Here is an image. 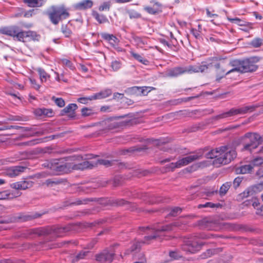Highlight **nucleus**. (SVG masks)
<instances>
[{"instance_id":"nucleus-22","label":"nucleus","mask_w":263,"mask_h":263,"mask_svg":"<svg viewBox=\"0 0 263 263\" xmlns=\"http://www.w3.org/2000/svg\"><path fill=\"white\" fill-rule=\"evenodd\" d=\"M102 125L106 126L108 129H112L119 126L118 122L113 119H107L102 122Z\"/></svg>"},{"instance_id":"nucleus-30","label":"nucleus","mask_w":263,"mask_h":263,"mask_svg":"<svg viewBox=\"0 0 263 263\" xmlns=\"http://www.w3.org/2000/svg\"><path fill=\"white\" fill-rule=\"evenodd\" d=\"M77 105L76 104L71 103L69 104L68 106H67L65 108H64L62 112L65 114H72L74 112V111L77 108Z\"/></svg>"},{"instance_id":"nucleus-50","label":"nucleus","mask_w":263,"mask_h":263,"mask_svg":"<svg viewBox=\"0 0 263 263\" xmlns=\"http://www.w3.org/2000/svg\"><path fill=\"white\" fill-rule=\"evenodd\" d=\"M109 8L110 4L108 3H104L99 7V10L100 11L109 10Z\"/></svg>"},{"instance_id":"nucleus-29","label":"nucleus","mask_w":263,"mask_h":263,"mask_svg":"<svg viewBox=\"0 0 263 263\" xmlns=\"http://www.w3.org/2000/svg\"><path fill=\"white\" fill-rule=\"evenodd\" d=\"M116 162H117V161L116 160L109 161L105 159H98L97 162L95 163V164L97 165L99 164L108 167L114 165Z\"/></svg>"},{"instance_id":"nucleus-56","label":"nucleus","mask_w":263,"mask_h":263,"mask_svg":"<svg viewBox=\"0 0 263 263\" xmlns=\"http://www.w3.org/2000/svg\"><path fill=\"white\" fill-rule=\"evenodd\" d=\"M43 108H37L34 110V114L37 116L43 117Z\"/></svg>"},{"instance_id":"nucleus-31","label":"nucleus","mask_w":263,"mask_h":263,"mask_svg":"<svg viewBox=\"0 0 263 263\" xmlns=\"http://www.w3.org/2000/svg\"><path fill=\"white\" fill-rule=\"evenodd\" d=\"M93 15L96 20L100 24L105 23L108 22L107 17L103 14H99L98 13H95Z\"/></svg>"},{"instance_id":"nucleus-34","label":"nucleus","mask_w":263,"mask_h":263,"mask_svg":"<svg viewBox=\"0 0 263 263\" xmlns=\"http://www.w3.org/2000/svg\"><path fill=\"white\" fill-rule=\"evenodd\" d=\"M218 204H214L212 202H207L204 204H200L198 205V208L199 209H201V208H216V207H218Z\"/></svg>"},{"instance_id":"nucleus-39","label":"nucleus","mask_w":263,"mask_h":263,"mask_svg":"<svg viewBox=\"0 0 263 263\" xmlns=\"http://www.w3.org/2000/svg\"><path fill=\"white\" fill-rule=\"evenodd\" d=\"M221 251V248L215 249H209L205 253V256L206 257H210L213 254L217 253Z\"/></svg>"},{"instance_id":"nucleus-25","label":"nucleus","mask_w":263,"mask_h":263,"mask_svg":"<svg viewBox=\"0 0 263 263\" xmlns=\"http://www.w3.org/2000/svg\"><path fill=\"white\" fill-rule=\"evenodd\" d=\"M133 39L136 45L140 48H142L145 45L147 44V39L145 37L134 36Z\"/></svg>"},{"instance_id":"nucleus-35","label":"nucleus","mask_w":263,"mask_h":263,"mask_svg":"<svg viewBox=\"0 0 263 263\" xmlns=\"http://www.w3.org/2000/svg\"><path fill=\"white\" fill-rule=\"evenodd\" d=\"M61 63L71 70H74L75 68L73 63L68 59H64L61 60Z\"/></svg>"},{"instance_id":"nucleus-36","label":"nucleus","mask_w":263,"mask_h":263,"mask_svg":"<svg viewBox=\"0 0 263 263\" xmlns=\"http://www.w3.org/2000/svg\"><path fill=\"white\" fill-rule=\"evenodd\" d=\"M52 100H53L55 104L60 107H62L65 105V101L62 98L53 97Z\"/></svg>"},{"instance_id":"nucleus-17","label":"nucleus","mask_w":263,"mask_h":263,"mask_svg":"<svg viewBox=\"0 0 263 263\" xmlns=\"http://www.w3.org/2000/svg\"><path fill=\"white\" fill-rule=\"evenodd\" d=\"M26 169V167L21 166H15L9 167L6 171V174L10 177H14L19 175L21 173L24 172Z\"/></svg>"},{"instance_id":"nucleus-15","label":"nucleus","mask_w":263,"mask_h":263,"mask_svg":"<svg viewBox=\"0 0 263 263\" xmlns=\"http://www.w3.org/2000/svg\"><path fill=\"white\" fill-rule=\"evenodd\" d=\"M151 4H153L152 6H145L143 9L144 11L150 14L156 15L162 11V4L154 0H152L150 2Z\"/></svg>"},{"instance_id":"nucleus-53","label":"nucleus","mask_w":263,"mask_h":263,"mask_svg":"<svg viewBox=\"0 0 263 263\" xmlns=\"http://www.w3.org/2000/svg\"><path fill=\"white\" fill-rule=\"evenodd\" d=\"M256 175L260 181L263 182V167L260 168L256 172Z\"/></svg>"},{"instance_id":"nucleus-16","label":"nucleus","mask_w":263,"mask_h":263,"mask_svg":"<svg viewBox=\"0 0 263 263\" xmlns=\"http://www.w3.org/2000/svg\"><path fill=\"white\" fill-rule=\"evenodd\" d=\"M33 182L30 180H23L11 183L10 187L17 190H24L33 186Z\"/></svg>"},{"instance_id":"nucleus-10","label":"nucleus","mask_w":263,"mask_h":263,"mask_svg":"<svg viewBox=\"0 0 263 263\" xmlns=\"http://www.w3.org/2000/svg\"><path fill=\"white\" fill-rule=\"evenodd\" d=\"M254 108L255 106L253 105L243 106L238 108H233L228 111L224 112L216 116L214 118L216 120H219L238 115H243L248 112H252L254 110Z\"/></svg>"},{"instance_id":"nucleus-62","label":"nucleus","mask_w":263,"mask_h":263,"mask_svg":"<svg viewBox=\"0 0 263 263\" xmlns=\"http://www.w3.org/2000/svg\"><path fill=\"white\" fill-rule=\"evenodd\" d=\"M80 69L82 71L84 72L88 71L87 68L84 65H80Z\"/></svg>"},{"instance_id":"nucleus-1","label":"nucleus","mask_w":263,"mask_h":263,"mask_svg":"<svg viewBox=\"0 0 263 263\" xmlns=\"http://www.w3.org/2000/svg\"><path fill=\"white\" fill-rule=\"evenodd\" d=\"M0 33L12 36L14 40L23 43L39 42L41 39V35L36 32L31 30L23 31L19 26L16 25L1 28Z\"/></svg>"},{"instance_id":"nucleus-52","label":"nucleus","mask_w":263,"mask_h":263,"mask_svg":"<svg viewBox=\"0 0 263 263\" xmlns=\"http://www.w3.org/2000/svg\"><path fill=\"white\" fill-rule=\"evenodd\" d=\"M11 120L13 121H27V119L26 117H22L19 116H12L10 119Z\"/></svg>"},{"instance_id":"nucleus-48","label":"nucleus","mask_w":263,"mask_h":263,"mask_svg":"<svg viewBox=\"0 0 263 263\" xmlns=\"http://www.w3.org/2000/svg\"><path fill=\"white\" fill-rule=\"evenodd\" d=\"M249 204H252V205L255 209H258L259 206V202L258 200L256 198H254V197L252 199V201Z\"/></svg>"},{"instance_id":"nucleus-14","label":"nucleus","mask_w":263,"mask_h":263,"mask_svg":"<svg viewBox=\"0 0 263 263\" xmlns=\"http://www.w3.org/2000/svg\"><path fill=\"white\" fill-rule=\"evenodd\" d=\"M202 245L195 240H187L182 246V249L185 251L195 253L198 251Z\"/></svg>"},{"instance_id":"nucleus-44","label":"nucleus","mask_w":263,"mask_h":263,"mask_svg":"<svg viewBox=\"0 0 263 263\" xmlns=\"http://www.w3.org/2000/svg\"><path fill=\"white\" fill-rule=\"evenodd\" d=\"M230 21L232 23H234L239 26H245V22L240 20L238 18H231L230 19Z\"/></svg>"},{"instance_id":"nucleus-23","label":"nucleus","mask_w":263,"mask_h":263,"mask_svg":"<svg viewBox=\"0 0 263 263\" xmlns=\"http://www.w3.org/2000/svg\"><path fill=\"white\" fill-rule=\"evenodd\" d=\"M253 168L250 162L248 164L241 165V166L238 167L236 169V172L237 173L245 174L248 173H251L253 172Z\"/></svg>"},{"instance_id":"nucleus-21","label":"nucleus","mask_w":263,"mask_h":263,"mask_svg":"<svg viewBox=\"0 0 263 263\" xmlns=\"http://www.w3.org/2000/svg\"><path fill=\"white\" fill-rule=\"evenodd\" d=\"M90 252L87 250H82L76 255L72 257L71 262L75 263L80 260L86 259L88 256Z\"/></svg>"},{"instance_id":"nucleus-61","label":"nucleus","mask_w":263,"mask_h":263,"mask_svg":"<svg viewBox=\"0 0 263 263\" xmlns=\"http://www.w3.org/2000/svg\"><path fill=\"white\" fill-rule=\"evenodd\" d=\"M86 200H84L82 201V200H78L77 201H76L75 202L72 203V204H77V205L85 204V203H86Z\"/></svg>"},{"instance_id":"nucleus-57","label":"nucleus","mask_w":263,"mask_h":263,"mask_svg":"<svg viewBox=\"0 0 263 263\" xmlns=\"http://www.w3.org/2000/svg\"><path fill=\"white\" fill-rule=\"evenodd\" d=\"M200 30H197L196 29H192V33L196 38H198L200 36Z\"/></svg>"},{"instance_id":"nucleus-2","label":"nucleus","mask_w":263,"mask_h":263,"mask_svg":"<svg viewBox=\"0 0 263 263\" xmlns=\"http://www.w3.org/2000/svg\"><path fill=\"white\" fill-rule=\"evenodd\" d=\"M236 151L228 146H223L215 149H212L205 154L208 159H214L213 163L218 167L221 164L225 165L230 162L236 157Z\"/></svg>"},{"instance_id":"nucleus-8","label":"nucleus","mask_w":263,"mask_h":263,"mask_svg":"<svg viewBox=\"0 0 263 263\" xmlns=\"http://www.w3.org/2000/svg\"><path fill=\"white\" fill-rule=\"evenodd\" d=\"M196 66L201 68V70H202L199 71L201 72L206 71L208 69L215 68L217 70L216 81L217 82H219L224 76L228 74H227V72H226L225 70L220 68V63L214 59L210 60L209 61L202 62L200 64H197Z\"/></svg>"},{"instance_id":"nucleus-20","label":"nucleus","mask_w":263,"mask_h":263,"mask_svg":"<svg viewBox=\"0 0 263 263\" xmlns=\"http://www.w3.org/2000/svg\"><path fill=\"white\" fill-rule=\"evenodd\" d=\"M112 93L111 90L110 89H106L102 90L99 92H97L92 95L93 100H101L105 99L110 96Z\"/></svg>"},{"instance_id":"nucleus-37","label":"nucleus","mask_w":263,"mask_h":263,"mask_svg":"<svg viewBox=\"0 0 263 263\" xmlns=\"http://www.w3.org/2000/svg\"><path fill=\"white\" fill-rule=\"evenodd\" d=\"M24 2L31 7H39L42 5V4L39 5L38 0H24Z\"/></svg>"},{"instance_id":"nucleus-32","label":"nucleus","mask_w":263,"mask_h":263,"mask_svg":"<svg viewBox=\"0 0 263 263\" xmlns=\"http://www.w3.org/2000/svg\"><path fill=\"white\" fill-rule=\"evenodd\" d=\"M231 186V182H227L225 183H224L220 188L219 190V193L220 195L222 196L225 195L227 191L230 189V186Z\"/></svg>"},{"instance_id":"nucleus-60","label":"nucleus","mask_w":263,"mask_h":263,"mask_svg":"<svg viewBox=\"0 0 263 263\" xmlns=\"http://www.w3.org/2000/svg\"><path fill=\"white\" fill-rule=\"evenodd\" d=\"M206 15L208 17H214V16H218V15L216 14H213V13H212L208 9H206Z\"/></svg>"},{"instance_id":"nucleus-42","label":"nucleus","mask_w":263,"mask_h":263,"mask_svg":"<svg viewBox=\"0 0 263 263\" xmlns=\"http://www.w3.org/2000/svg\"><path fill=\"white\" fill-rule=\"evenodd\" d=\"M181 209L178 207H175L172 209L170 214L173 216H176L181 212Z\"/></svg>"},{"instance_id":"nucleus-40","label":"nucleus","mask_w":263,"mask_h":263,"mask_svg":"<svg viewBox=\"0 0 263 263\" xmlns=\"http://www.w3.org/2000/svg\"><path fill=\"white\" fill-rule=\"evenodd\" d=\"M66 231V229L65 228H58L54 230V233L57 237H62L63 235V233H64Z\"/></svg>"},{"instance_id":"nucleus-63","label":"nucleus","mask_w":263,"mask_h":263,"mask_svg":"<svg viewBox=\"0 0 263 263\" xmlns=\"http://www.w3.org/2000/svg\"><path fill=\"white\" fill-rule=\"evenodd\" d=\"M0 263H16L10 259H4L0 261Z\"/></svg>"},{"instance_id":"nucleus-26","label":"nucleus","mask_w":263,"mask_h":263,"mask_svg":"<svg viewBox=\"0 0 263 263\" xmlns=\"http://www.w3.org/2000/svg\"><path fill=\"white\" fill-rule=\"evenodd\" d=\"M255 190L254 187H249L246 189L243 193L239 195L241 198H248L251 197L252 199L254 197Z\"/></svg>"},{"instance_id":"nucleus-24","label":"nucleus","mask_w":263,"mask_h":263,"mask_svg":"<svg viewBox=\"0 0 263 263\" xmlns=\"http://www.w3.org/2000/svg\"><path fill=\"white\" fill-rule=\"evenodd\" d=\"M2 199H12L20 196L21 193L18 191L8 192L4 191L1 193Z\"/></svg>"},{"instance_id":"nucleus-28","label":"nucleus","mask_w":263,"mask_h":263,"mask_svg":"<svg viewBox=\"0 0 263 263\" xmlns=\"http://www.w3.org/2000/svg\"><path fill=\"white\" fill-rule=\"evenodd\" d=\"M36 71L40 75V80L42 82H46L49 78V75L41 68H37Z\"/></svg>"},{"instance_id":"nucleus-33","label":"nucleus","mask_w":263,"mask_h":263,"mask_svg":"<svg viewBox=\"0 0 263 263\" xmlns=\"http://www.w3.org/2000/svg\"><path fill=\"white\" fill-rule=\"evenodd\" d=\"M250 162L253 168L255 166H259L263 164V158L261 157H256L252 160Z\"/></svg>"},{"instance_id":"nucleus-47","label":"nucleus","mask_w":263,"mask_h":263,"mask_svg":"<svg viewBox=\"0 0 263 263\" xmlns=\"http://www.w3.org/2000/svg\"><path fill=\"white\" fill-rule=\"evenodd\" d=\"M128 14L130 18H137L141 16V15L139 13L135 11H130Z\"/></svg>"},{"instance_id":"nucleus-13","label":"nucleus","mask_w":263,"mask_h":263,"mask_svg":"<svg viewBox=\"0 0 263 263\" xmlns=\"http://www.w3.org/2000/svg\"><path fill=\"white\" fill-rule=\"evenodd\" d=\"M114 255L115 253L113 251L105 249L96 254V259L99 263H111Z\"/></svg>"},{"instance_id":"nucleus-58","label":"nucleus","mask_w":263,"mask_h":263,"mask_svg":"<svg viewBox=\"0 0 263 263\" xmlns=\"http://www.w3.org/2000/svg\"><path fill=\"white\" fill-rule=\"evenodd\" d=\"M140 247V244L139 243H136L133 245V246L131 248V251L134 252L135 251H136L137 250L139 249Z\"/></svg>"},{"instance_id":"nucleus-51","label":"nucleus","mask_w":263,"mask_h":263,"mask_svg":"<svg viewBox=\"0 0 263 263\" xmlns=\"http://www.w3.org/2000/svg\"><path fill=\"white\" fill-rule=\"evenodd\" d=\"M169 255L170 256L174 259H177L181 257V256L177 252L175 251H171Z\"/></svg>"},{"instance_id":"nucleus-6","label":"nucleus","mask_w":263,"mask_h":263,"mask_svg":"<svg viewBox=\"0 0 263 263\" xmlns=\"http://www.w3.org/2000/svg\"><path fill=\"white\" fill-rule=\"evenodd\" d=\"M182 223L179 221H175L171 224H167L165 226H163L161 228H156V227H141L140 229L143 231L145 230H149L152 233H154V234L152 235H148L145 237V241L144 242H147L152 239H154L159 237L158 233L161 232H168L171 231H174L175 230L176 228H179L181 227V225Z\"/></svg>"},{"instance_id":"nucleus-49","label":"nucleus","mask_w":263,"mask_h":263,"mask_svg":"<svg viewBox=\"0 0 263 263\" xmlns=\"http://www.w3.org/2000/svg\"><path fill=\"white\" fill-rule=\"evenodd\" d=\"M62 32L64 34L66 37H69L71 34V31L69 29L67 28L66 26H62Z\"/></svg>"},{"instance_id":"nucleus-18","label":"nucleus","mask_w":263,"mask_h":263,"mask_svg":"<svg viewBox=\"0 0 263 263\" xmlns=\"http://www.w3.org/2000/svg\"><path fill=\"white\" fill-rule=\"evenodd\" d=\"M101 36L103 39L108 41L109 43L114 47H115L119 42L117 37H116L113 34L103 33L101 34Z\"/></svg>"},{"instance_id":"nucleus-41","label":"nucleus","mask_w":263,"mask_h":263,"mask_svg":"<svg viewBox=\"0 0 263 263\" xmlns=\"http://www.w3.org/2000/svg\"><path fill=\"white\" fill-rule=\"evenodd\" d=\"M93 100L92 96L88 97H81L78 99V101L82 104H87L89 101Z\"/></svg>"},{"instance_id":"nucleus-27","label":"nucleus","mask_w":263,"mask_h":263,"mask_svg":"<svg viewBox=\"0 0 263 263\" xmlns=\"http://www.w3.org/2000/svg\"><path fill=\"white\" fill-rule=\"evenodd\" d=\"M130 54L132 55V57L136 60L139 61V62L141 63L142 64L147 65L149 63V61L146 60V59H144L141 55L135 53L134 51H130Z\"/></svg>"},{"instance_id":"nucleus-55","label":"nucleus","mask_w":263,"mask_h":263,"mask_svg":"<svg viewBox=\"0 0 263 263\" xmlns=\"http://www.w3.org/2000/svg\"><path fill=\"white\" fill-rule=\"evenodd\" d=\"M30 82L32 87L36 89H39L40 87V85L36 83V80L33 79H30Z\"/></svg>"},{"instance_id":"nucleus-19","label":"nucleus","mask_w":263,"mask_h":263,"mask_svg":"<svg viewBox=\"0 0 263 263\" xmlns=\"http://www.w3.org/2000/svg\"><path fill=\"white\" fill-rule=\"evenodd\" d=\"M93 3L90 0H83L74 5V8L78 10H84L92 7Z\"/></svg>"},{"instance_id":"nucleus-12","label":"nucleus","mask_w":263,"mask_h":263,"mask_svg":"<svg viewBox=\"0 0 263 263\" xmlns=\"http://www.w3.org/2000/svg\"><path fill=\"white\" fill-rule=\"evenodd\" d=\"M41 216V214L35 213L33 214H27L19 213L11 216L7 221L8 222H24L29 221L33 219L37 218Z\"/></svg>"},{"instance_id":"nucleus-46","label":"nucleus","mask_w":263,"mask_h":263,"mask_svg":"<svg viewBox=\"0 0 263 263\" xmlns=\"http://www.w3.org/2000/svg\"><path fill=\"white\" fill-rule=\"evenodd\" d=\"M242 178L240 177H236L233 181V186L235 188L237 187L242 182Z\"/></svg>"},{"instance_id":"nucleus-7","label":"nucleus","mask_w":263,"mask_h":263,"mask_svg":"<svg viewBox=\"0 0 263 263\" xmlns=\"http://www.w3.org/2000/svg\"><path fill=\"white\" fill-rule=\"evenodd\" d=\"M204 153V149H199L193 155H191L179 159L176 163H171L168 165L167 168L173 171L175 168H179L185 166L189 163L201 159Z\"/></svg>"},{"instance_id":"nucleus-45","label":"nucleus","mask_w":263,"mask_h":263,"mask_svg":"<svg viewBox=\"0 0 263 263\" xmlns=\"http://www.w3.org/2000/svg\"><path fill=\"white\" fill-rule=\"evenodd\" d=\"M82 115L83 116H88L91 114V109L88 108H83L81 110Z\"/></svg>"},{"instance_id":"nucleus-4","label":"nucleus","mask_w":263,"mask_h":263,"mask_svg":"<svg viewBox=\"0 0 263 263\" xmlns=\"http://www.w3.org/2000/svg\"><path fill=\"white\" fill-rule=\"evenodd\" d=\"M93 166V164L87 161L78 164L70 162H66L64 163L56 162L55 163V165L53 166V169L58 172L66 173L71 171L72 170H83L86 168H91Z\"/></svg>"},{"instance_id":"nucleus-43","label":"nucleus","mask_w":263,"mask_h":263,"mask_svg":"<svg viewBox=\"0 0 263 263\" xmlns=\"http://www.w3.org/2000/svg\"><path fill=\"white\" fill-rule=\"evenodd\" d=\"M252 45L254 47H259L262 45V40L260 39H255L251 43Z\"/></svg>"},{"instance_id":"nucleus-64","label":"nucleus","mask_w":263,"mask_h":263,"mask_svg":"<svg viewBox=\"0 0 263 263\" xmlns=\"http://www.w3.org/2000/svg\"><path fill=\"white\" fill-rule=\"evenodd\" d=\"M33 233H34L37 234L39 235H42V234H44V232H43L42 231H41V230H33Z\"/></svg>"},{"instance_id":"nucleus-38","label":"nucleus","mask_w":263,"mask_h":263,"mask_svg":"<svg viewBox=\"0 0 263 263\" xmlns=\"http://www.w3.org/2000/svg\"><path fill=\"white\" fill-rule=\"evenodd\" d=\"M111 67L114 71H118L121 67V63L119 61H113L111 63Z\"/></svg>"},{"instance_id":"nucleus-11","label":"nucleus","mask_w":263,"mask_h":263,"mask_svg":"<svg viewBox=\"0 0 263 263\" xmlns=\"http://www.w3.org/2000/svg\"><path fill=\"white\" fill-rule=\"evenodd\" d=\"M201 68L199 66H196V65L185 67H177L169 70L167 75L170 77H177L186 72H199V71L201 70Z\"/></svg>"},{"instance_id":"nucleus-9","label":"nucleus","mask_w":263,"mask_h":263,"mask_svg":"<svg viewBox=\"0 0 263 263\" xmlns=\"http://www.w3.org/2000/svg\"><path fill=\"white\" fill-rule=\"evenodd\" d=\"M48 15L51 22L57 25L61 20L67 18L69 13L63 7L52 6L51 11L48 12Z\"/></svg>"},{"instance_id":"nucleus-59","label":"nucleus","mask_w":263,"mask_h":263,"mask_svg":"<svg viewBox=\"0 0 263 263\" xmlns=\"http://www.w3.org/2000/svg\"><path fill=\"white\" fill-rule=\"evenodd\" d=\"M21 27L28 29V28H30L32 27V25L30 23H21Z\"/></svg>"},{"instance_id":"nucleus-54","label":"nucleus","mask_w":263,"mask_h":263,"mask_svg":"<svg viewBox=\"0 0 263 263\" xmlns=\"http://www.w3.org/2000/svg\"><path fill=\"white\" fill-rule=\"evenodd\" d=\"M43 117H50L51 116L52 112L51 110L46 109V108H43Z\"/></svg>"},{"instance_id":"nucleus-3","label":"nucleus","mask_w":263,"mask_h":263,"mask_svg":"<svg viewBox=\"0 0 263 263\" xmlns=\"http://www.w3.org/2000/svg\"><path fill=\"white\" fill-rule=\"evenodd\" d=\"M259 60V58L254 57L242 61L233 60L230 62V64L233 67V68L227 71V74L235 71L241 73L254 71L257 68L255 63L258 62Z\"/></svg>"},{"instance_id":"nucleus-5","label":"nucleus","mask_w":263,"mask_h":263,"mask_svg":"<svg viewBox=\"0 0 263 263\" xmlns=\"http://www.w3.org/2000/svg\"><path fill=\"white\" fill-rule=\"evenodd\" d=\"M243 149L252 152L263 142V135L261 136L257 133H247L242 137Z\"/></svg>"}]
</instances>
